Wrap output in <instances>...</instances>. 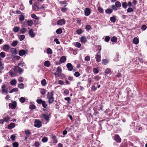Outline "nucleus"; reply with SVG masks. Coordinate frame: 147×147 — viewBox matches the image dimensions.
Masks as SVG:
<instances>
[{
  "label": "nucleus",
  "mask_w": 147,
  "mask_h": 147,
  "mask_svg": "<svg viewBox=\"0 0 147 147\" xmlns=\"http://www.w3.org/2000/svg\"><path fill=\"white\" fill-rule=\"evenodd\" d=\"M10 89V87H7V85L4 84L1 86V90H0V92L3 94H7L8 92V89Z\"/></svg>",
  "instance_id": "obj_1"
},
{
  "label": "nucleus",
  "mask_w": 147,
  "mask_h": 147,
  "mask_svg": "<svg viewBox=\"0 0 147 147\" xmlns=\"http://www.w3.org/2000/svg\"><path fill=\"white\" fill-rule=\"evenodd\" d=\"M34 126L38 128L42 126L41 121L38 119H35L34 122Z\"/></svg>",
  "instance_id": "obj_2"
},
{
  "label": "nucleus",
  "mask_w": 147,
  "mask_h": 147,
  "mask_svg": "<svg viewBox=\"0 0 147 147\" xmlns=\"http://www.w3.org/2000/svg\"><path fill=\"white\" fill-rule=\"evenodd\" d=\"M91 9L88 8H85L84 10L85 15L86 16H89L91 13Z\"/></svg>",
  "instance_id": "obj_3"
},
{
  "label": "nucleus",
  "mask_w": 147,
  "mask_h": 147,
  "mask_svg": "<svg viewBox=\"0 0 147 147\" xmlns=\"http://www.w3.org/2000/svg\"><path fill=\"white\" fill-rule=\"evenodd\" d=\"M9 107L11 109H15L16 106V101H14L12 103H9Z\"/></svg>",
  "instance_id": "obj_4"
},
{
  "label": "nucleus",
  "mask_w": 147,
  "mask_h": 147,
  "mask_svg": "<svg viewBox=\"0 0 147 147\" xmlns=\"http://www.w3.org/2000/svg\"><path fill=\"white\" fill-rule=\"evenodd\" d=\"M114 139L117 142L119 143L121 142V139L119 135H115L114 137Z\"/></svg>",
  "instance_id": "obj_5"
},
{
  "label": "nucleus",
  "mask_w": 147,
  "mask_h": 147,
  "mask_svg": "<svg viewBox=\"0 0 147 147\" xmlns=\"http://www.w3.org/2000/svg\"><path fill=\"white\" fill-rule=\"evenodd\" d=\"M40 117L43 118L46 121H47L48 122L49 120V115L46 114L44 113L42 114V116H41Z\"/></svg>",
  "instance_id": "obj_6"
},
{
  "label": "nucleus",
  "mask_w": 147,
  "mask_h": 147,
  "mask_svg": "<svg viewBox=\"0 0 147 147\" xmlns=\"http://www.w3.org/2000/svg\"><path fill=\"white\" fill-rule=\"evenodd\" d=\"M28 34L29 36L32 38L34 37L35 35L32 29L30 30L28 32Z\"/></svg>",
  "instance_id": "obj_7"
},
{
  "label": "nucleus",
  "mask_w": 147,
  "mask_h": 147,
  "mask_svg": "<svg viewBox=\"0 0 147 147\" xmlns=\"http://www.w3.org/2000/svg\"><path fill=\"white\" fill-rule=\"evenodd\" d=\"M65 21L64 19L59 20L57 22V25H62L65 24Z\"/></svg>",
  "instance_id": "obj_8"
},
{
  "label": "nucleus",
  "mask_w": 147,
  "mask_h": 147,
  "mask_svg": "<svg viewBox=\"0 0 147 147\" xmlns=\"http://www.w3.org/2000/svg\"><path fill=\"white\" fill-rule=\"evenodd\" d=\"M95 58L97 62H99L101 61V57L100 55L98 54L96 55Z\"/></svg>",
  "instance_id": "obj_9"
},
{
  "label": "nucleus",
  "mask_w": 147,
  "mask_h": 147,
  "mask_svg": "<svg viewBox=\"0 0 147 147\" xmlns=\"http://www.w3.org/2000/svg\"><path fill=\"white\" fill-rule=\"evenodd\" d=\"M80 40L81 42L84 43H85L87 41L86 38L84 36L81 37L80 38Z\"/></svg>",
  "instance_id": "obj_10"
},
{
  "label": "nucleus",
  "mask_w": 147,
  "mask_h": 147,
  "mask_svg": "<svg viewBox=\"0 0 147 147\" xmlns=\"http://www.w3.org/2000/svg\"><path fill=\"white\" fill-rule=\"evenodd\" d=\"M66 66L69 71H71L72 70L73 66L71 63H68L66 65Z\"/></svg>",
  "instance_id": "obj_11"
},
{
  "label": "nucleus",
  "mask_w": 147,
  "mask_h": 147,
  "mask_svg": "<svg viewBox=\"0 0 147 147\" xmlns=\"http://www.w3.org/2000/svg\"><path fill=\"white\" fill-rule=\"evenodd\" d=\"M54 91H52L51 92H48L47 94V98H49L53 97Z\"/></svg>",
  "instance_id": "obj_12"
},
{
  "label": "nucleus",
  "mask_w": 147,
  "mask_h": 147,
  "mask_svg": "<svg viewBox=\"0 0 147 147\" xmlns=\"http://www.w3.org/2000/svg\"><path fill=\"white\" fill-rule=\"evenodd\" d=\"M9 49V47L8 45H4L3 47V50L5 51H8Z\"/></svg>",
  "instance_id": "obj_13"
},
{
  "label": "nucleus",
  "mask_w": 147,
  "mask_h": 147,
  "mask_svg": "<svg viewBox=\"0 0 147 147\" xmlns=\"http://www.w3.org/2000/svg\"><path fill=\"white\" fill-rule=\"evenodd\" d=\"M17 73L16 72H13L11 71H10L9 72V75L11 77H15L16 76Z\"/></svg>",
  "instance_id": "obj_14"
},
{
  "label": "nucleus",
  "mask_w": 147,
  "mask_h": 147,
  "mask_svg": "<svg viewBox=\"0 0 147 147\" xmlns=\"http://www.w3.org/2000/svg\"><path fill=\"white\" fill-rule=\"evenodd\" d=\"M15 124L14 123H11L8 126V128L9 129H11L15 127Z\"/></svg>",
  "instance_id": "obj_15"
},
{
  "label": "nucleus",
  "mask_w": 147,
  "mask_h": 147,
  "mask_svg": "<svg viewBox=\"0 0 147 147\" xmlns=\"http://www.w3.org/2000/svg\"><path fill=\"white\" fill-rule=\"evenodd\" d=\"M26 52L24 50H20L19 53V55L20 56H22L25 54Z\"/></svg>",
  "instance_id": "obj_16"
},
{
  "label": "nucleus",
  "mask_w": 147,
  "mask_h": 147,
  "mask_svg": "<svg viewBox=\"0 0 147 147\" xmlns=\"http://www.w3.org/2000/svg\"><path fill=\"white\" fill-rule=\"evenodd\" d=\"M75 46L78 48H80L81 46V44L79 42H75L73 43Z\"/></svg>",
  "instance_id": "obj_17"
},
{
  "label": "nucleus",
  "mask_w": 147,
  "mask_h": 147,
  "mask_svg": "<svg viewBox=\"0 0 147 147\" xmlns=\"http://www.w3.org/2000/svg\"><path fill=\"white\" fill-rule=\"evenodd\" d=\"M50 65V62L49 61H45L44 62V65L45 67H49Z\"/></svg>",
  "instance_id": "obj_18"
},
{
  "label": "nucleus",
  "mask_w": 147,
  "mask_h": 147,
  "mask_svg": "<svg viewBox=\"0 0 147 147\" xmlns=\"http://www.w3.org/2000/svg\"><path fill=\"white\" fill-rule=\"evenodd\" d=\"M62 71V69L61 67L59 66L57 67V72L58 73V76L61 73Z\"/></svg>",
  "instance_id": "obj_19"
},
{
  "label": "nucleus",
  "mask_w": 147,
  "mask_h": 147,
  "mask_svg": "<svg viewBox=\"0 0 147 147\" xmlns=\"http://www.w3.org/2000/svg\"><path fill=\"white\" fill-rule=\"evenodd\" d=\"M139 39L137 37L134 38L133 39V43L137 45L139 43Z\"/></svg>",
  "instance_id": "obj_20"
},
{
  "label": "nucleus",
  "mask_w": 147,
  "mask_h": 147,
  "mask_svg": "<svg viewBox=\"0 0 147 147\" xmlns=\"http://www.w3.org/2000/svg\"><path fill=\"white\" fill-rule=\"evenodd\" d=\"M51 138L53 140V142L54 143L56 144L57 143L58 141L56 139V137L55 136H52Z\"/></svg>",
  "instance_id": "obj_21"
},
{
  "label": "nucleus",
  "mask_w": 147,
  "mask_h": 147,
  "mask_svg": "<svg viewBox=\"0 0 147 147\" xmlns=\"http://www.w3.org/2000/svg\"><path fill=\"white\" fill-rule=\"evenodd\" d=\"M27 23L28 26H31L33 24V22L31 20H28L27 21Z\"/></svg>",
  "instance_id": "obj_22"
},
{
  "label": "nucleus",
  "mask_w": 147,
  "mask_h": 147,
  "mask_svg": "<svg viewBox=\"0 0 147 147\" xmlns=\"http://www.w3.org/2000/svg\"><path fill=\"white\" fill-rule=\"evenodd\" d=\"M10 83L12 85H15L17 83L16 80V79L12 80L10 81Z\"/></svg>",
  "instance_id": "obj_23"
},
{
  "label": "nucleus",
  "mask_w": 147,
  "mask_h": 147,
  "mask_svg": "<svg viewBox=\"0 0 147 147\" xmlns=\"http://www.w3.org/2000/svg\"><path fill=\"white\" fill-rule=\"evenodd\" d=\"M66 57L64 56H62L61 58L60 61L61 63H64L66 61Z\"/></svg>",
  "instance_id": "obj_24"
},
{
  "label": "nucleus",
  "mask_w": 147,
  "mask_h": 147,
  "mask_svg": "<svg viewBox=\"0 0 147 147\" xmlns=\"http://www.w3.org/2000/svg\"><path fill=\"white\" fill-rule=\"evenodd\" d=\"M113 10L109 8L105 11V12L106 13L110 14L111 13L113 12Z\"/></svg>",
  "instance_id": "obj_25"
},
{
  "label": "nucleus",
  "mask_w": 147,
  "mask_h": 147,
  "mask_svg": "<svg viewBox=\"0 0 147 147\" xmlns=\"http://www.w3.org/2000/svg\"><path fill=\"white\" fill-rule=\"evenodd\" d=\"M11 53L12 54H16L17 52L16 49L15 48H11Z\"/></svg>",
  "instance_id": "obj_26"
},
{
  "label": "nucleus",
  "mask_w": 147,
  "mask_h": 147,
  "mask_svg": "<svg viewBox=\"0 0 147 147\" xmlns=\"http://www.w3.org/2000/svg\"><path fill=\"white\" fill-rule=\"evenodd\" d=\"M110 20L111 22L113 23H114L116 21V18L115 16H113V17H110Z\"/></svg>",
  "instance_id": "obj_27"
},
{
  "label": "nucleus",
  "mask_w": 147,
  "mask_h": 147,
  "mask_svg": "<svg viewBox=\"0 0 147 147\" xmlns=\"http://www.w3.org/2000/svg\"><path fill=\"white\" fill-rule=\"evenodd\" d=\"M24 19V15H23V13H22L21 14L19 17V20L20 21H23Z\"/></svg>",
  "instance_id": "obj_28"
},
{
  "label": "nucleus",
  "mask_w": 147,
  "mask_h": 147,
  "mask_svg": "<svg viewBox=\"0 0 147 147\" xmlns=\"http://www.w3.org/2000/svg\"><path fill=\"white\" fill-rule=\"evenodd\" d=\"M48 102L49 104H52L54 102V98L53 97L52 98H48Z\"/></svg>",
  "instance_id": "obj_29"
},
{
  "label": "nucleus",
  "mask_w": 147,
  "mask_h": 147,
  "mask_svg": "<svg viewBox=\"0 0 147 147\" xmlns=\"http://www.w3.org/2000/svg\"><path fill=\"white\" fill-rule=\"evenodd\" d=\"M20 28L17 26L14 27L13 29V31L15 32H18Z\"/></svg>",
  "instance_id": "obj_30"
},
{
  "label": "nucleus",
  "mask_w": 147,
  "mask_h": 147,
  "mask_svg": "<svg viewBox=\"0 0 147 147\" xmlns=\"http://www.w3.org/2000/svg\"><path fill=\"white\" fill-rule=\"evenodd\" d=\"M31 17L35 19V20H38L39 19V18L35 14H32L31 15Z\"/></svg>",
  "instance_id": "obj_31"
},
{
  "label": "nucleus",
  "mask_w": 147,
  "mask_h": 147,
  "mask_svg": "<svg viewBox=\"0 0 147 147\" xmlns=\"http://www.w3.org/2000/svg\"><path fill=\"white\" fill-rule=\"evenodd\" d=\"M31 132L29 130H27L25 131V134L26 136H29L31 134Z\"/></svg>",
  "instance_id": "obj_32"
},
{
  "label": "nucleus",
  "mask_w": 147,
  "mask_h": 147,
  "mask_svg": "<svg viewBox=\"0 0 147 147\" xmlns=\"http://www.w3.org/2000/svg\"><path fill=\"white\" fill-rule=\"evenodd\" d=\"M18 87L20 89H23L24 88V85L22 83L19 84L18 85Z\"/></svg>",
  "instance_id": "obj_33"
},
{
  "label": "nucleus",
  "mask_w": 147,
  "mask_h": 147,
  "mask_svg": "<svg viewBox=\"0 0 147 147\" xmlns=\"http://www.w3.org/2000/svg\"><path fill=\"white\" fill-rule=\"evenodd\" d=\"M117 38L115 36H113L111 38V41L113 42H117Z\"/></svg>",
  "instance_id": "obj_34"
},
{
  "label": "nucleus",
  "mask_w": 147,
  "mask_h": 147,
  "mask_svg": "<svg viewBox=\"0 0 147 147\" xmlns=\"http://www.w3.org/2000/svg\"><path fill=\"white\" fill-rule=\"evenodd\" d=\"M40 92L42 95H44L46 93V91L44 88H41L40 89Z\"/></svg>",
  "instance_id": "obj_35"
},
{
  "label": "nucleus",
  "mask_w": 147,
  "mask_h": 147,
  "mask_svg": "<svg viewBox=\"0 0 147 147\" xmlns=\"http://www.w3.org/2000/svg\"><path fill=\"white\" fill-rule=\"evenodd\" d=\"M18 90V89L16 88H14L11 90L9 93H12L14 92H17Z\"/></svg>",
  "instance_id": "obj_36"
},
{
  "label": "nucleus",
  "mask_w": 147,
  "mask_h": 147,
  "mask_svg": "<svg viewBox=\"0 0 147 147\" xmlns=\"http://www.w3.org/2000/svg\"><path fill=\"white\" fill-rule=\"evenodd\" d=\"M115 5L117 7H119L121 6V4L119 1H117L115 2Z\"/></svg>",
  "instance_id": "obj_37"
},
{
  "label": "nucleus",
  "mask_w": 147,
  "mask_h": 147,
  "mask_svg": "<svg viewBox=\"0 0 147 147\" xmlns=\"http://www.w3.org/2000/svg\"><path fill=\"white\" fill-rule=\"evenodd\" d=\"M42 107L45 108H46L47 106V105L46 103V102L44 100L42 102Z\"/></svg>",
  "instance_id": "obj_38"
},
{
  "label": "nucleus",
  "mask_w": 147,
  "mask_h": 147,
  "mask_svg": "<svg viewBox=\"0 0 147 147\" xmlns=\"http://www.w3.org/2000/svg\"><path fill=\"white\" fill-rule=\"evenodd\" d=\"M62 32L61 29L60 28L57 29L56 31L57 34H61L62 33Z\"/></svg>",
  "instance_id": "obj_39"
},
{
  "label": "nucleus",
  "mask_w": 147,
  "mask_h": 147,
  "mask_svg": "<svg viewBox=\"0 0 147 147\" xmlns=\"http://www.w3.org/2000/svg\"><path fill=\"white\" fill-rule=\"evenodd\" d=\"M108 63V61L106 59H103L102 60V63L104 65H106Z\"/></svg>",
  "instance_id": "obj_40"
},
{
  "label": "nucleus",
  "mask_w": 147,
  "mask_h": 147,
  "mask_svg": "<svg viewBox=\"0 0 147 147\" xmlns=\"http://www.w3.org/2000/svg\"><path fill=\"white\" fill-rule=\"evenodd\" d=\"M19 37L20 41L22 40L25 38V36L24 35H20L19 36Z\"/></svg>",
  "instance_id": "obj_41"
},
{
  "label": "nucleus",
  "mask_w": 147,
  "mask_h": 147,
  "mask_svg": "<svg viewBox=\"0 0 147 147\" xmlns=\"http://www.w3.org/2000/svg\"><path fill=\"white\" fill-rule=\"evenodd\" d=\"M18 67V72L20 74H22L23 72V69L22 68L20 67L19 66Z\"/></svg>",
  "instance_id": "obj_42"
},
{
  "label": "nucleus",
  "mask_w": 147,
  "mask_h": 147,
  "mask_svg": "<svg viewBox=\"0 0 147 147\" xmlns=\"http://www.w3.org/2000/svg\"><path fill=\"white\" fill-rule=\"evenodd\" d=\"M41 83L42 86H45L47 84V82L45 79H43L41 82Z\"/></svg>",
  "instance_id": "obj_43"
},
{
  "label": "nucleus",
  "mask_w": 147,
  "mask_h": 147,
  "mask_svg": "<svg viewBox=\"0 0 147 147\" xmlns=\"http://www.w3.org/2000/svg\"><path fill=\"white\" fill-rule=\"evenodd\" d=\"M93 78L96 80L98 81L101 79V77L97 75L94 76Z\"/></svg>",
  "instance_id": "obj_44"
},
{
  "label": "nucleus",
  "mask_w": 147,
  "mask_h": 147,
  "mask_svg": "<svg viewBox=\"0 0 147 147\" xmlns=\"http://www.w3.org/2000/svg\"><path fill=\"white\" fill-rule=\"evenodd\" d=\"M127 5H128L126 2H124L122 3V6L124 9L126 8Z\"/></svg>",
  "instance_id": "obj_45"
},
{
  "label": "nucleus",
  "mask_w": 147,
  "mask_h": 147,
  "mask_svg": "<svg viewBox=\"0 0 147 147\" xmlns=\"http://www.w3.org/2000/svg\"><path fill=\"white\" fill-rule=\"evenodd\" d=\"M26 28H23L21 30L20 32L21 33L24 34L26 32Z\"/></svg>",
  "instance_id": "obj_46"
},
{
  "label": "nucleus",
  "mask_w": 147,
  "mask_h": 147,
  "mask_svg": "<svg viewBox=\"0 0 147 147\" xmlns=\"http://www.w3.org/2000/svg\"><path fill=\"white\" fill-rule=\"evenodd\" d=\"M111 70L110 68H107L105 70V73L107 74H108L110 73Z\"/></svg>",
  "instance_id": "obj_47"
},
{
  "label": "nucleus",
  "mask_w": 147,
  "mask_h": 147,
  "mask_svg": "<svg viewBox=\"0 0 147 147\" xmlns=\"http://www.w3.org/2000/svg\"><path fill=\"white\" fill-rule=\"evenodd\" d=\"M13 147H18L19 144L17 142H15L12 144Z\"/></svg>",
  "instance_id": "obj_48"
},
{
  "label": "nucleus",
  "mask_w": 147,
  "mask_h": 147,
  "mask_svg": "<svg viewBox=\"0 0 147 147\" xmlns=\"http://www.w3.org/2000/svg\"><path fill=\"white\" fill-rule=\"evenodd\" d=\"M47 52L48 54H51L52 53V51L50 48L47 49Z\"/></svg>",
  "instance_id": "obj_49"
},
{
  "label": "nucleus",
  "mask_w": 147,
  "mask_h": 147,
  "mask_svg": "<svg viewBox=\"0 0 147 147\" xmlns=\"http://www.w3.org/2000/svg\"><path fill=\"white\" fill-rule=\"evenodd\" d=\"M36 8H37L38 9L40 8L38 7L36 5H32V9L34 10H36Z\"/></svg>",
  "instance_id": "obj_50"
},
{
  "label": "nucleus",
  "mask_w": 147,
  "mask_h": 147,
  "mask_svg": "<svg viewBox=\"0 0 147 147\" xmlns=\"http://www.w3.org/2000/svg\"><path fill=\"white\" fill-rule=\"evenodd\" d=\"M98 10L99 12L101 13H102L103 12V9L100 7H98Z\"/></svg>",
  "instance_id": "obj_51"
},
{
  "label": "nucleus",
  "mask_w": 147,
  "mask_h": 147,
  "mask_svg": "<svg viewBox=\"0 0 147 147\" xmlns=\"http://www.w3.org/2000/svg\"><path fill=\"white\" fill-rule=\"evenodd\" d=\"M18 44V42L17 41H13L12 44L11 45L12 46L15 47Z\"/></svg>",
  "instance_id": "obj_52"
},
{
  "label": "nucleus",
  "mask_w": 147,
  "mask_h": 147,
  "mask_svg": "<svg viewBox=\"0 0 147 147\" xmlns=\"http://www.w3.org/2000/svg\"><path fill=\"white\" fill-rule=\"evenodd\" d=\"M20 101L22 103H24L25 101V98L23 97H22L20 98Z\"/></svg>",
  "instance_id": "obj_53"
},
{
  "label": "nucleus",
  "mask_w": 147,
  "mask_h": 147,
  "mask_svg": "<svg viewBox=\"0 0 147 147\" xmlns=\"http://www.w3.org/2000/svg\"><path fill=\"white\" fill-rule=\"evenodd\" d=\"M0 56L2 58H4L5 56V53L4 52H1L0 53Z\"/></svg>",
  "instance_id": "obj_54"
},
{
  "label": "nucleus",
  "mask_w": 147,
  "mask_h": 147,
  "mask_svg": "<svg viewBox=\"0 0 147 147\" xmlns=\"http://www.w3.org/2000/svg\"><path fill=\"white\" fill-rule=\"evenodd\" d=\"M18 65L19 66H20L22 67H23L24 65L25 66V64L24 62L23 61H21L20 63H19L18 64Z\"/></svg>",
  "instance_id": "obj_55"
},
{
  "label": "nucleus",
  "mask_w": 147,
  "mask_h": 147,
  "mask_svg": "<svg viewBox=\"0 0 147 147\" xmlns=\"http://www.w3.org/2000/svg\"><path fill=\"white\" fill-rule=\"evenodd\" d=\"M134 9L131 7H129L127 10V12L130 13L133 11Z\"/></svg>",
  "instance_id": "obj_56"
},
{
  "label": "nucleus",
  "mask_w": 147,
  "mask_h": 147,
  "mask_svg": "<svg viewBox=\"0 0 147 147\" xmlns=\"http://www.w3.org/2000/svg\"><path fill=\"white\" fill-rule=\"evenodd\" d=\"M24 80V78L22 77H19L18 78V81L20 82H22Z\"/></svg>",
  "instance_id": "obj_57"
},
{
  "label": "nucleus",
  "mask_w": 147,
  "mask_h": 147,
  "mask_svg": "<svg viewBox=\"0 0 147 147\" xmlns=\"http://www.w3.org/2000/svg\"><path fill=\"white\" fill-rule=\"evenodd\" d=\"M42 141L43 142H46L48 141V138L47 137H44L42 139Z\"/></svg>",
  "instance_id": "obj_58"
},
{
  "label": "nucleus",
  "mask_w": 147,
  "mask_h": 147,
  "mask_svg": "<svg viewBox=\"0 0 147 147\" xmlns=\"http://www.w3.org/2000/svg\"><path fill=\"white\" fill-rule=\"evenodd\" d=\"M44 100H42L41 99H38L37 100H36V102H37V103L38 104H42V102Z\"/></svg>",
  "instance_id": "obj_59"
},
{
  "label": "nucleus",
  "mask_w": 147,
  "mask_h": 147,
  "mask_svg": "<svg viewBox=\"0 0 147 147\" xmlns=\"http://www.w3.org/2000/svg\"><path fill=\"white\" fill-rule=\"evenodd\" d=\"M93 71L95 74H97L98 72V70L96 68H94L93 69Z\"/></svg>",
  "instance_id": "obj_60"
},
{
  "label": "nucleus",
  "mask_w": 147,
  "mask_h": 147,
  "mask_svg": "<svg viewBox=\"0 0 147 147\" xmlns=\"http://www.w3.org/2000/svg\"><path fill=\"white\" fill-rule=\"evenodd\" d=\"M91 88V90L94 91H95L97 89L96 87L94 85H93L92 86Z\"/></svg>",
  "instance_id": "obj_61"
},
{
  "label": "nucleus",
  "mask_w": 147,
  "mask_h": 147,
  "mask_svg": "<svg viewBox=\"0 0 147 147\" xmlns=\"http://www.w3.org/2000/svg\"><path fill=\"white\" fill-rule=\"evenodd\" d=\"M29 108L31 109H35L36 106L34 105H30Z\"/></svg>",
  "instance_id": "obj_62"
},
{
  "label": "nucleus",
  "mask_w": 147,
  "mask_h": 147,
  "mask_svg": "<svg viewBox=\"0 0 147 147\" xmlns=\"http://www.w3.org/2000/svg\"><path fill=\"white\" fill-rule=\"evenodd\" d=\"M85 28L87 30H90L91 29V26L89 25H87L86 26V27Z\"/></svg>",
  "instance_id": "obj_63"
},
{
  "label": "nucleus",
  "mask_w": 147,
  "mask_h": 147,
  "mask_svg": "<svg viewBox=\"0 0 147 147\" xmlns=\"http://www.w3.org/2000/svg\"><path fill=\"white\" fill-rule=\"evenodd\" d=\"M110 39V37L109 36H105V40L106 42H108L109 41Z\"/></svg>",
  "instance_id": "obj_64"
}]
</instances>
